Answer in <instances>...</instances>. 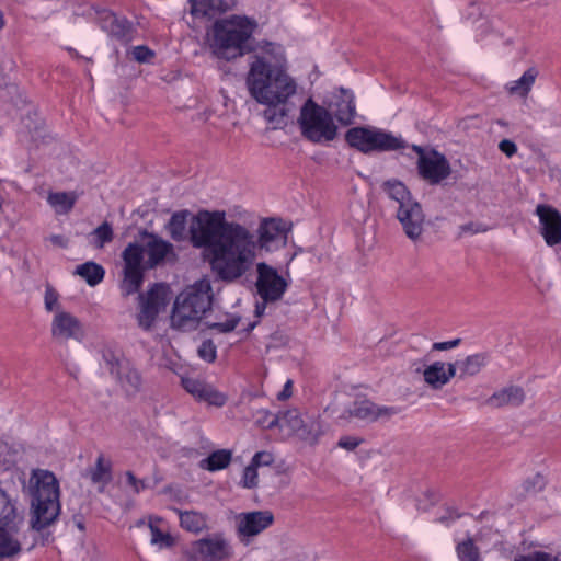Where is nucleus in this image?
<instances>
[{
  "label": "nucleus",
  "instance_id": "cd10ccee",
  "mask_svg": "<svg viewBox=\"0 0 561 561\" xmlns=\"http://www.w3.org/2000/svg\"><path fill=\"white\" fill-rule=\"evenodd\" d=\"M89 476L93 484H99L102 492L106 484L112 481V462L101 454L98 456L95 465L89 470Z\"/></svg>",
  "mask_w": 561,
  "mask_h": 561
},
{
  "label": "nucleus",
  "instance_id": "1a4fd4ad",
  "mask_svg": "<svg viewBox=\"0 0 561 561\" xmlns=\"http://www.w3.org/2000/svg\"><path fill=\"white\" fill-rule=\"evenodd\" d=\"M145 254L144 245L138 242L128 243L122 252L124 262L122 290L126 296L137 293L142 285L145 271L149 270L144 260Z\"/></svg>",
  "mask_w": 561,
  "mask_h": 561
},
{
  "label": "nucleus",
  "instance_id": "a19ab883",
  "mask_svg": "<svg viewBox=\"0 0 561 561\" xmlns=\"http://www.w3.org/2000/svg\"><path fill=\"white\" fill-rule=\"evenodd\" d=\"M547 484V478L545 474L537 472L526 478L523 482V490L527 494H535L545 489Z\"/></svg>",
  "mask_w": 561,
  "mask_h": 561
},
{
  "label": "nucleus",
  "instance_id": "72a5a7b5",
  "mask_svg": "<svg viewBox=\"0 0 561 561\" xmlns=\"http://www.w3.org/2000/svg\"><path fill=\"white\" fill-rule=\"evenodd\" d=\"M254 47L255 50L259 49L261 51L260 56H266L267 60H270L272 65H280L287 67L285 51L282 45L273 42L262 41L259 42Z\"/></svg>",
  "mask_w": 561,
  "mask_h": 561
},
{
  "label": "nucleus",
  "instance_id": "3c124183",
  "mask_svg": "<svg viewBox=\"0 0 561 561\" xmlns=\"http://www.w3.org/2000/svg\"><path fill=\"white\" fill-rule=\"evenodd\" d=\"M154 56V53L147 46L140 45L133 49V57L138 62H147Z\"/></svg>",
  "mask_w": 561,
  "mask_h": 561
},
{
  "label": "nucleus",
  "instance_id": "49530a36",
  "mask_svg": "<svg viewBox=\"0 0 561 561\" xmlns=\"http://www.w3.org/2000/svg\"><path fill=\"white\" fill-rule=\"evenodd\" d=\"M240 321V318L237 316H229L225 321H218V322H207V327L209 329L217 330L220 333H228L233 331L238 323Z\"/></svg>",
  "mask_w": 561,
  "mask_h": 561
},
{
  "label": "nucleus",
  "instance_id": "412c9836",
  "mask_svg": "<svg viewBox=\"0 0 561 561\" xmlns=\"http://www.w3.org/2000/svg\"><path fill=\"white\" fill-rule=\"evenodd\" d=\"M399 413L394 407L377 405L367 399L356 400L348 409L351 417H356L367 422H374L379 419H389Z\"/></svg>",
  "mask_w": 561,
  "mask_h": 561
},
{
  "label": "nucleus",
  "instance_id": "f3484780",
  "mask_svg": "<svg viewBox=\"0 0 561 561\" xmlns=\"http://www.w3.org/2000/svg\"><path fill=\"white\" fill-rule=\"evenodd\" d=\"M287 229L282 220L264 219L259 225L257 237L255 236L256 251H275L287 243Z\"/></svg>",
  "mask_w": 561,
  "mask_h": 561
},
{
  "label": "nucleus",
  "instance_id": "09e8293b",
  "mask_svg": "<svg viewBox=\"0 0 561 561\" xmlns=\"http://www.w3.org/2000/svg\"><path fill=\"white\" fill-rule=\"evenodd\" d=\"M198 356L207 363H213L217 356V350L213 341L206 340L198 347Z\"/></svg>",
  "mask_w": 561,
  "mask_h": 561
},
{
  "label": "nucleus",
  "instance_id": "393cba45",
  "mask_svg": "<svg viewBox=\"0 0 561 561\" xmlns=\"http://www.w3.org/2000/svg\"><path fill=\"white\" fill-rule=\"evenodd\" d=\"M190 4L193 16L213 19L232 10L237 0H190Z\"/></svg>",
  "mask_w": 561,
  "mask_h": 561
},
{
  "label": "nucleus",
  "instance_id": "423d86ee",
  "mask_svg": "<svg viewBox=\"0 0 561 561\" xmlns=\"http://www.w3.org/2000/svg\"><path fill=\"white\" fill-rule=\"evenodd\" d=\"M211 302V286L208 280H199L187 287L174 301L172 328L183 332L195 330L202 317L210 309Z\"/></svg>",
  "mask_w": 561,
  "mask_h": 561
},
{
  "label": "nucleus",
  "instance_id": "338daca9",
  "mask_svg": "<svg viewBox=\"0 0 561 561\" xmlns=\"http://www.w3.org/2000/svg\"><path fill=\"white\" fill-rule=\"evenodd\" d=\"M3 25H4L3 14L0 11V30L3 27Z\"/></svg>",
  "mask_w": 561,
  "mask_h": 561
},
{
  "label": "nucleus",
  "instance_id": "20e7f679",
  "mask_svg": "<svg viewBox=\"0 0 561 561\" xmlns=\"http://www.w3.org/2000/svg\"><path fill=\"white\" fill-rule=\"evenodd\" d=\"M253 18L241 14L216 20L209 32V47L213 54L227 61L255 51L253 34L257 30Z\"/></svg>",
  "mask_w": 561,
  "mask_h": 561
},
{
  "label": "nucleus",
  "instance_id": "e433bc0d",
  "mask_svg": "<svg viewBox=\"0 0 561 561\" xmlns=\"http://www.w3.org/2000/svg\"><path fill=\"white\" fill-rule=\"evenodd\" d=\"M77 198L75 192H58L50 193L47 201L58 214H67L72 209Z\"/></svg>",
  "mask_w": 561,
  "mask_h": 561
},
{
  "label": "nucleus",
  "instance_id": "c756f323",
  "mask_svg": "<svg viewBox=\"0 0 561 561\" xmlns=\"http://www.w3.org/2000/svg\"><path fill=\"white\" fill-rule=\"evenodd\" d=\"M180 517V525L183 529L199 534L208 528L207 516L196 511H180L176 510Z\"/></svg>",
  "mask_w": 561,
  "mask_h": 561
},
{
  "label": "nucleus",
  "instance_id": "58836bf2",
  "mask_svg": "<svg viewBox=\"0 0 561 561\" xmlns=\"http://www.w3.org/2000/svg\"><path fill=\"white\" fill-rule=\"evenodd\" d=\"M197 400L216 408H221L227 403L228 397L224 392L218 391L214 386L207 383Z\"/></svg>",
  "mask_w": 561,
  "mask_h": 561
},
{
  "label": "nucleus",
  "instance_id": "37998d69",
  "mask_svg": "<svg viewBox=\"0 0 561 561\" xmlns=\"http://www.w3.org/2000/svg\"><path fill=\"white\" fill-rule=\"evenodd\" d=\"M21 551V543L14 537L0 538V558H11Z\"/></svg>",
  "mask_w": 561,
  "mask_h": 561
},
{
  "label": "nucleus",
  "instance_id": "f257e3e1",
  "mask_svg": "<svg viewBox=\"0 0 561 561\" xmlns=\"http://www.w3.org/2000/svg\"><path fill=\"white\" fill-rule=\"evenodd\" d=\"M188 233L193 247L209 249L211 271L221 280L234 282L254 265L255 234L239 222L226 220L225 211H198Z\"/></svg>",
  "mask_w": 561,
  "mask_h": 561
},
{
  "label": "nucleus",
  "instance_id": "c9c22d12",
  "mask_svg": "<svg viewBox=\"0 0 561 561\" xmlns=\"http://www.w3.org/2000/svg\"><path fill=\"white\" fill-rule=\"evenodd\" d=\"M81 276L90 286H95L104 278V268L95 262H85L78 265L75 272Z\"/></svg>",
  "mask_w": 561,
  "mask_h": 561
},
{
  "label": "nucleus",
  "instance_id": "6e6d98bb",
  "mask_svg": "<svg viewBox=\"0 0 561 561\" xmlns=\"http://www.w3.org/2000/svg\"><path fill=\"white\" fill-rule=\"evenodd\" d=\"M128 484L134 489L136 493L146 488L144 480H138L131 471L125 473Z\"/></svg>",
  "mask_w": 561,
  "mask_h": 561
},
{
  "label": "nucleus",
  "instance_id": "4be33fe9",
  "mask_svg": "<svg viewBox=\"0 0 561 561\" xmlns=\"http://www.w3.org/2000/svg\"><path fill=\"white\" fill-rule=\"evenodd\" d=\"M329 112L343 125H350L356 114L354 95L351 91L340 89L329 103Z\"/></svg>",
  "mask_w": 561,
  "mask_h": 561
},
{
  "label": "nucleus",
  "instance_id": "4468645a",
  "mask_svg": "<svg viewBox=\"0 0 561 561\" xmlns=\"http://www.w3.org/2000/svg\"><path fill=\"white\" fill-rule=\"evenodd\" d=\"M140 236L147 254L146 266L148 268H156L167 262L176 261V253L171 242L147 230H142Z\"/></svg>",
  "mask_w": 561,
  "mask_h": 561
},
{
  "label": "nucleus",
  "instance_id": "c03bdc74",
  "mask_svg": "<svg viewBox=\"0 0 561 561\" xmlns=\"http://www.w3.org/2000/svg\"><path fill=\"white\" fill-rule=\"evenodd\" d=\"M183 388L193 396L196 400L202 394L204 388L206 387L207 382L201 379L196 378H182L181 380Z\"/></svg>",
  "mask_w": 561,
  "mask_h": 561
},
{
  "label": "nucleus",
  "instance_id": "69168bd1",
  "mask_svg": "<svg viewBox=\"0 0 561 561\" xmlns=\"http://www.w3.org/2000/svg\"><path fill=\"white\" fill-rule=\"evenodd\" d=\"M76 525H77V527H78L80 530H84V524H83L82 519H78V520L76 522Z\"/></svg>",
  "mask_w": 561,
  "mask_h": 561
},
{
  "label": "nucleus",
  "instance_id": "052dcab7",
  "mask_svg": "<svg viewBox=\"0 0 561 561\" xmlns=\"http://www.w3.org/2000/svg\"><path fill=\"white\" fill-rule=\"evenodd\" d=\"M460 517V514H457L455 512H450L448 515L442 516L438 518V522L440 523H447L448 520H455Z\"/></svg>",
  "mask_w": 561,
  "mask_h": 561
},
{
  "label": "nucleus",
  "instance_id": "bf43d9fd",
  "mask_svg": "<svg viewBox=\"0 0 561 561\" xmlns=\"http://www.w3.org/2000/svg\"><path fill=\"white\" fill-rule=\"evenodd\" d=\"M291 385H293L291 380H288L285 383L284 389L277 396V398L279 400H286L291 396Z\"/></svg>",
  "mask_w": 561,
  "mask_h": 561
},
{
  "label": "nucleus",
  "instance_id": "8fccbe9b",
  "mask_svg": "<svg viewBox=\"0 0 561 561\" xmlns=\"http://www.w3.org/2000/svg\"><path fill=\"white\" fill-rule=\"evenodd\" d=\"M489 227L480 224V222H468L465 225H461L459 227V237L470 233V234H477V233H484L489 231Z\"/></svg>",
  "mask_w": 561,
  "mask_h": 561
},
{
  "label": "nucleus",
  "instance_id": "0eeeda50",
  "mask_svg": "<svg viewBox=\"0 0 561 561\" xmlns=\"http://www.w3.org/2000/svg\"><path fill=\"white\" fill-rule=\"evenodd\" d=\"M297 123L301 136L314 144L330 142L337 135V127L329 110L311 98L301 106Z\"/></svg>",
  "mask_w": 561,
  "mask_h": 561
},
{
  "label": "nucleus",
  "instance_id": "473e14b6",
  "mask_svg": "<svg viewBox=\"0 0 561 561\" xmlns=\"http://www.w3.org/2000/svg\"><path fill=\"white\" fill-rule=\"evenodd\" d=\"M232 459V453L228 449L213 451L207 458L199 461V468L207 471H217L227 468Z\"/></svg>",
  "mask_w": 561,
  "mask_h": 561
},
{
  "label": "nucleus",
  "instance_id": "7ed1b4c3",
  "mask_svg": "<svg viewBox=\"0 0 561 561\" xmlns=\"http://www.w3.org/2000/svg\"><path fill=\"white\" fill-rule=\"evenodd\" d=\"M28 493L30 528L41 534L45 545L50 541L46 530L58 520L61 511L59 482L53 472L34 469L28 480Z\"/></svg>",
  "mask_w": 561,
  "mask_h": 561
},
{
  "label": "nucleus",
  "instance_id": "0e129e2a",
  "mask_svg": "<svg viewBox=\"0 0 561 561\" xmlns=\"http://www.w3.org/2000/svg\"><path fill=\"white\" fill-rule=\"evenodd\" d=\"M51 242L57 244V245H60V247H65L66 245V242L64 241V238L61 236H53L50 238Z\"/></svg>",
  "mask_w": 561,
  "mask_h": 561
},
{
  "label": "nucleus",
  "instance_id": "a211bd4d",
  "mask_svg": "<svg viewBox=\"0 0 561 561\" xmlns=\"http://www.w3.org/2000/svg\"><path fill=\"white\" fill-rule=\"evenodd\" d=\"M417 170L430 184H438L450 175L451 169L446 157L432 150L428 157L417 159Z\"/></svg>",
  "mask_w": 561,
  "mask_h": 561
},
{
  "label": "nucleus",
  "instance_id": "f03ea898",
  "mask_svg": "<svg viewBox=\"0 0 561 561\" xmlns=\"http://www.w3.org/2000/svg\"><path fill=\"white\" fill-rule=\"evenodd\" d=\"M247 85L251 96L267 107L264 118L274 127L286 125L293 112L291 98L297 94L298 84L287 72V67L272 65L266 56H254L247 76Z\"/></svg>",
  "mask_w": 561,
  "mask_h": 561
},
{
  "label": "nucleus",
  "instance_id": "680f3d73",
  "mask_svg": "<svg viewBox=\"0 0 561 561\" xmlns=\"http://www.w3.org/2000/svg\"><path fill=\"white\" fill-rule=\"evenodd\" d=\"M267 304L268 302H265L264 300H262V302H257L256 304V306H255V314L257 317H261L264 313Z\"/></svg>",
  "mask_w": 561,
  "mask_h": 561
},
{
  "label": "nucleus",
  "instance_id": "603ef678",
  "mask_svg": "<svg viewBox=\"0 0 561 561\" xmlns=\"http://www.w3.org/2000/svg\"><path fill=\"white\" fill-rule=\"evenodd\" d=\"M274 462V456L272 453L270 451H259L256 453L251 462L253 466H255L256 468L259 467H262V466H270Z\"/></svg>",
  "mask_w": 561,
  "mask_h": 561
},
{
  "label": "nucleus",
  "instance_id": "ddd939ff",
  "mask_svg": "<svg viewBox=\"0 0 561 561\" xmlns=\"http://www.w3.org/2000/svg\"><path fill=\"white\" fill-rule=\"evenodd\" d=\"M257 279L256 289L262 300L275 302L279 300L287 288V282L278 272L266 263H259L256 266Z\"/></svg>",
  "mask_w": 561,
  "mask_h": 561
},
{
  "label": "nucleus",
  "instance_id": "79ce46f5",
  "mask_svg": "<svg viewBox=\"0 0 561 561\" xmlns=\"http://www.w3.org/2000/svg\"><path fill=\"white\" fill-rule=\"evenodd\" d=\"M149 528L151 531V543L161 548H169L174 545V540L172 536L168 533H162L158 526H156L152 520L149 523Z\"/></svg>",
  "mask_w": 561,
  "mask_h": 561
},
{
  "label": "nucleus",
  "instance_id": "6ab92c4d",
  "mask_svg": "<svg viewBox=\"0 0 561 561\" xmlns=\"http://www.w3.org/2000/svg\"><path fill=\"white\" fill-rule=\"evenodd\" d=\"M273 522L274 515L270 511H254L241 514L238 517L237 526L241 541L245 542L244 538L257 536L260 533L268 528Z\"/></svg>",
  "mask_w": 561,
  "mask_h": 561
},
{
  "label": "nucleus",
  "instance_id": "4d7b16f0",
  "mask_svg": "<svg viewBox=\"0 0 561 561\" xmlns=\"http://www.w3.org/2000/svg\"><path fill=\"white\" fill-rule=\"evenodd\" d=\"M360 442H362L360 439H357L355 437L344 436V437L340 438L337 445L341 448H344L347 450H354L360 444Z\"/></svg>",
  "mask_w": 561,
  "mask_h": 561
},
{
  "label": "nucleus",
  "instance_id": "de8ad7c7",
  "mask_svg": "<svg viewBox=\"0 0 561 561\" xmlns=\"http://www.w3.org/2000/svg\"><path fill=\"white\" fill-rule=\"evenodd\" d=\"M257 468L250 463L243 470L241 484L245 489H253L257 486Z\"/></svg>",
  "mask_w": 561,
  "mask_h": 561
},
{
  "label": "nucleus",
  "instance_id": "b1692460",
  "mask_svg": "<svg viewBox=\"0 0 561 561\" xmlns=\"http://www.w3.org/2000/svg\"><path fill=\"white\" fill-rule=\"evenodd\" d=\"M21 520L15 503L0 489V538L13 537L18 531V523Z\"/></svg>",
  "mask_w": 561,
  "mask_h": 561
},
{
  "label": "nucleus",
  "instance_id": "6e6552de",
  "mask_svg": "<svg viewBox=\"0 0 561 561\" xmlns=\"http://www.w3.org/2000/svg\"><path fill=\"white\" fill-rule=\"evenodd\" d=\"M345 140L352 148L365 154L405 148V142L401 138L373 126L350 128L345 134Z\"/></svg>",
  "mask_w": 561,
  "mask_h": 561
},
{
  "label": "nucleus",
  "instance_id": "4c0bfd02",
  "mask_svg": "<svg viewBox=\"0 0 561 561\" xmlns=\"http://www.w3.org/2000/svg\"><path fill=\"white\" fill-rule=\"evenodd\" d=\"M459 561H479L480 551L471 538L459 542L456 547Z\"/></svg>",
  "mask_w": 561,
  "mask_h": 561
},
{
  "label": "nucleus",
  "instance_id": "e2e57ef3",
  "mask_svg": "<svg viewBox=\"0 0 561 561\" xmlns=\"http://www.w3.org/2000/svg\"><path fill=\"white\" fill-rule=\"evenodd\" d=\"M412 149L417 153L419 159L422 157H428V153H425L424 149L421 146L413 145Z\"/></svg>",
  "mask_w": 561,
  "mask_h": 561
},
{
  "label": "nucleus",
  "instance_id": "2eb2a0df",
  "mask_svg": "<svg viewBox=\"0 0 561 561\" xmlns=\"http://www.w3.org/2000/svg\"><path fill=\"white\" fill-rule=\"evenodd\" d=\"M98 24L111 38L123 45L133 42L137 34V28L130 21L108 10L99 12Z\"/></svg>",
  "mask_w": 561,
  "mask_h": 561
},
{
  "label": "nucleus",
  "instance_id": "dca6fc26",
  "mask_svg": "<svg viewBox=\"0 0 561 561\" xmlns=\"http://www.w3.org/2000/svg\"><path fill=\"white\" fill-rule=\"evenodd\" d=\"M50 331L53 340L59 344H64L70 340L80 342L85 334L80 320L64 310H59L55 313Z\"/></svg>",
  "mask_w": 561,
  "mask_h": 561
},
{
  "label": "nucleus",
  "instance_id": "f704fd0d",
  "mask_svg": "<svg viewBox=\"0 0 561 561\" xmlns=\"http://www.w3.org/2000/svg\"><path fill=\"white\" fill-rule=\"evenodd\" d=\"M188 215L190 213L187 210H182L176 211L171 216L167 225V230L174 241H183L186 239V225Z\"/></svg>",
  "mask_w": 561,
  "mask_h": 561
},
{
  "label": "nucleus",
  "instance_id": "a18cd8bd",
  "mask_svg": "<svg viewBox=\"0 0 561 561\" xmlns=\"http://www.w3.org/2000/svg\"><path fill=\"white\" fill-rule=\"evenodd\" d=\"M277 414H272L268 410H259L256 412L255 424L262 428H274L278 425Z\"/></svg>",
  "mask_w": 561,
  "mask_h": 561
},
{
  "label": "nucleus",
  "instance_id": "c85d7f7f",
  "mask_svg": "<svg viewBox=\"0 0 561 561\" xmlns=\"http://www.w3.org/2000/svg\"><path fill=\"white\" fill-rule=\"evenodd\" d=\"M490 355L486 352L476 353L467 356L463 360L457 362L456 370H460V376H474L479 374L489 363Z\"/></svg>",
  "mask_w": 561,
  "mask_h": 561
},
{
  "label": "nucleus",
  "instance_id": "9b49d317",
  "mask_svg": "<svg viewBox=\"0 0 561 561\" xmlns=\"http://www.w3.org/2000/svg\"><path fill=\"white\" fill-rule=\"evenodd\" d=\"M185 554L188 561H226L233 551L225 535L215 533L193 541Z\"/></svg>",
  "mask_w": 561,
  "mask_h": 561
},
{
  "label": "nucleus",
  "instance_id": "864d4df0",
  "mask_svg": "<svg viewBox=\"0 0 561 561\" xmlns=\"http://www.w3.org/2000/svg\"><path fill=\"white\" fill-rule=\"evenodd\" d=\"M45 308L53 311L58 305V293L51 287L47 286L45 290Z\"/></svg>",
  "mask_w": 561,
  "mask_h": 561
},
{
  "label": "nucleus",
  "instance_id": "aec40b11",
  "mask_svg": "<svg viewBox=\"0 0 561 561\" xmlns=\"http://www.w3.org/2000/svg\"><path fill=\"white\" fill-rule=\"evenodd\" d=\"M536 214L541 225V234L548 245L552 247L561 242V214L553 207L540 204L536 207Z\"/></svg>",
  "mask_w": 561,
  "mask_h": 561
},
{
  "label": "nucleus",
  "instance_id": "13d9d810",
  "mask_svg": "<svg viewBox=\"0 0 561 561\" xmlns=\"http://www.w3.org/2000/svg\"><path fill=\"white\" fill-rule=\"evenodd\" d=\"M460 342H461L460 339H455V340L446 341V342H436L433 344V350H435V351L451 350V348L458 346L460 344Z\"/></svg>",
  "mask_w": 561,
  "mask_h": 561
},
{
  "label": "nucleus",
  "instance_id": "9d476101",
  "mask_svg": "<svg viewBox=\"0 0 561 561\" xmlns=\"http://www.w3.org/2000/svg\"><path fill=\"white\" fill-rule=\"evenodd\" d=\"M102 357L110 374L116 378L127 394L134 396L140 391L141 376L129 359L113 350H104Z\"/></svg>",
  "mask_w": 561,
  "mask_h": 561
},
{
  "label": "nucleus",
  "instance_id": "5701e85b",
  "mask_svg": "<svg viewBox=\"0 0 561 561\" xmlns=\"http://www.w3.org/2000/svg\"><path fill=\"white\" fill-rule=\"evenodd\" d=\"M456 376V364L434 362L423 370L424 382L433 390H440Z\"/></svg>",
  "mask_w": 561,
  "mask_h": 561
},
{
  "label": "nucleus",
  "instance_id": "ea45409f",
  "mask_svg": "<svg viewBox=\"0 0 561 561\" xmlns=\"http://www.w3.org/2000/svg\"><path fill=\"white\" fill-rule=\"evenodd\" d=\"M91 234L94 238L93 244L98 249L103 248L105 243L111 242L114 238L113 228L107 221L96 227Z\"/></svg>",
  "mask_w": 561,
  "mask_h": 561
},
{
  "label": "nucleus",
  "instance_id": "a878e982",
  "mask_svg": "<svg viewBox=\"0 0 561 561\" xmlns=\"http://www.w3.org/2000/svg\"><path fill=\"white\" fill-rule=\"evenodd\" d=\"M525 400V392L519 386H510L494 392L488 400L486 404L492 408L517 407Z\"/></svg>",
  "mask_w": 561,
  "mask_h": 561
},
{
  "label": "nucleus",
  "instance_id": "bb28decb",
  "mask_svg": "<svg viewBox=\"0 0 561 561\" xmlns=\"http://www.w3.org/2000/svg\"><path fill=\"white\" fill-rule=\"evenodd\" d=\"M324 432L325 427L319 417L306 415L297 437L307 444L314 445Z\"/></svg>",
  "mask_w": 561,
  "mask_h": 561
},
{
  "label": "nucleus",
  "instance_id": "2f4dec72",
  "mask_svg": "<svg viewBox=\"0 0 561 561\" xmlns=\"http://www.w3.org/2000/svg\"><path fill=\"white\" fill-rule=\"evenodd\" d=\"M537 77L538 70L535 67L528 68L518 80L512 81L508 84L507 90L510 94L526 98Z\"/></svg>",
  "mask_w": 561,
  "mask_h": 561
},
{
  "label": "nucleus",
  "instance_id": "5fc2aeb1",
  "mask_svg": "<svg viewBox=\"0 0 561 561\" xmlns=\"http://www.w3.org/2000/svg\"><path fill=\"white\" fill-rule=\"evenodd\" d=\"M499 149L508 158L517 152V146L510 139H503L499 144Z\"/></svg>",
  "mask_w": 561,
  "mask_h": 561
},
{
  "label": "nucleus",
  "instance_id": "f8f14e48",
  "mask_svg": "<svg viewBox=\"0 0 561 561\" xmlns=\"http://www.w3.org/2000/svg\"><path fill=\"white\" fill-rule=\"evenodd\" d=\"M139 299L138 324L144 330H150L159 312L168 305V288L162 284H154L146 295L140 294Z\"/></svg>",
  "mask_w": 561,
  "mask_h": 561
},
{
  "label": "nucleus",
  "instance_id": "7c9ffc66",
  "mask_svg": "<svg viewBox=\"0 0 561 561\" xmlns=\"http://www.w3.org/2000/svg\"><path fill=\"white\" fill-rule=\"evenodd\" d=\"M277 419L279 420L277 427H279L280 431H285L287 436H298L300 426L304 421V417L298 410L290 409L284 412H279L277 414Z\"/></svg>",
  "mask_w": 561,
  "mask_h": 561
},
{
  "label": "nucleus",
  "instance_id": "39448f33",
  "mask_svg": "<svg viewBox=\"0 0 561 561\" xmlns=\"http://www.w3.org/2000/svg\"><path fill=\"white\" fill-rule=\"evenodd\" d=\"M381 190L388 197L389 206L394 211L404 236L413 243L421 242L426 227V215L421 203L401 181H385Z\"/></svg>",
  "mask_w": 561,
  "mask_h": 561
}]
</instances>
